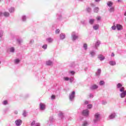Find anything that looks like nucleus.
<instances>
[{
    "mask_svg": "<svg viewBox=\"0 0 126 126\" xmlns=\"http://www.w3.org/2000/svg\"><path fill=\"white\" fill-rule=\"evenodd\" d=\"M82 114L83 116H85V117H88V116H89V110H88V109L83 110Z\"/></svg>",
    "mask_w": 126,
    "mask_h": 126,
    "instance_id": "obj_1",
    "label": "nucleus"
},
{
    "mask_svg": "<svg viewBox=\"0 0 126 126\" xmlns=\"http://www.w3.org/2000/svg\"><path fill=\"white\" fill-rule=\"evenodd\" d=\"M100 117V114L99 113H96L94 115V118L95 120H94V123H96L98 121V119H99V117Z\"/></svg>",
    "mask_w": 126,
    "mask_h": 126,
    "instance_id": "obj_2",
    "label": "nucleus"
},
{
    "mask_svg": "<svg viewBox=\"0 0 126 126\" xmlns=\"http://www.w3.org/2000/svg\"><path fill=\"white\" fill-rule=\"evenodd\" d=\"M75 94V92H72L69 95V98L71 100H72L74 98V94Z\"/></svg>",
    "mask_w": 126,
    "mask_h": 126,
    "instance_id": "obj_3",
    "label": "nucleus"
},
{
    "mask_svg": "<svg viewBox=\"0 0 126 126\" xmlns=\"http://www.w3.org/2000/svg\"><path fill=\"white\" fill-rule=\"evenodd\" d=\"M22 122L21 121V120H17V121H15V124L16 126H20L21 125Z\"/></svg>",
    "mask_w": 126,
    "mask_h": 126,
    "instance_id": "obj_4",
    "label": "nucleus"
},
{
    "mask_svg": "<svg viewBox=\"0 0 126 126\" xmlns=\"http://www.w3.org/2000/svg\"><path fill=\"white\" fill-rule=\"evenodd\" d=\"M126 95V91L123 92V93L121 94V98H125Z\"/></svg>",
    "mask_w": 126,
    "mask_h": 126,
    "instance_id": "obj_5",
    "label": "nucleus"
},
{
    "mask_svg": "<svg viewBox=\"0 0 126 126\" xmlns=\"http://www.w3.org/2000/svg\"><path fill=\"white\" fill-rule=\"evenodd\" d=\"M98 58L99 59V60L100 61H103V60L105 59V57H104L103 55H99L98 56Z\"/></svg>",
    "mask_w": 126,
    "mask_h": 126,
    "instance_id": "obj_6",
    "label": "nucleus"
},
{
    "mask_svg": "<svg viewBox=\"0 0 126 126\" xmlns=\"http://www.w3.org/2000/svg\"><path fill=\"white\" fill-rule=\"evenodd\" d=\"M40 110H45V105L43 103L40 104Z\"/></svg>",
    "mask_w": 126,
    "mask_h": 126,
    "instance_id": "obj_7",
    "label": "nucleus"
},
{
    "mask_svg": "<svg viewBox=\"0 0 126 126\" xmlns=\"http://www.w3.org/2000/svg\"><path fill=\"white\" fill-rule=\"evenodd\" d=\"M118 30H122L123 29V26L120 24L116 25Z\"/></svg>",
    "mask_w": 126,
    "mask_h": 126,
    "instance_id": "obj_8",
    "label": "nucleus"
},
{
    "mask_svg": "<svg viewBox=\"0 0 126 126\" xmlns=\"http://www.w3.org/2000/svg\"><path fill=\"white\" fill-rule=\"evenodd\" d=\"M72 40L73 41H74V40H76V39L78 38V36H77V35H76L75 34H73L72 35Z\"/></svg>",
    "mask_w": 126,
    "mask_h": 126,
    "instance_id": "obj_9",
    "label": "nucleus"
},
{
    "mask_svg": "<svg viewBox=\"0 0 126 126\" xmlns=\"http://www.w3.org/2000/svg\"><path fill=\"white\" fill-rule=\"evenodd\" d=\"M47 65H52L53 64V62L51 61H48L46 62Z\"/></svg>",
    "mask_w": 126,
    "mask_h": 126,
    "instance_id": "obj_10",
    "label": "nucleus"
},
{
    "mask_svg": "<svg viewBox=\"0 0 126 126\" xmlns=\"http://www.w3.org/2000/svg\"><path fill=\"white\" fill-rule=\"evenodd\" d=\"M113 2L109 1L107 2V5L108 6H109V7H110V6H112V5H113Z\"/></svg>",
    "mask_w": 126,
    "mask_h": 126,
    "instance_id": "obj_11",
    "label": "nucleus"
},
{
    "mask_svg": "<svg viewBox=\"0 0 126 126\" xmlns=\"http://www.w3.org/2000/svg\"><path fill=\"white\" fill-rule=\"evenodd\" d=\"M93 28L94 30H98V28H99V25H95L93 26Z\"/></svg>",
    "mask_w": 126,
    "mask_h": 126,
    "instance_id": "obj_12",
    "label": "nucleus"
},
{
    "mask_svg": "<svg viewBox=\"0 0 126 126\" xmlns=\"http://www.w3.org/2000/svg\"><path fill=\"white\" fill-rule=\"evenodd\" d=\"M109 64L110 65H116V62L115 61H110Z\"/></svg>",
    "mask_w": 126,
    "mask_h": 126,
    "instance_id": "obj_13",
    "label": "nucleus"
},
{
    "mask_svg": "<svg viewBox=\"0 0 126 126\" xmlns=\"http://www.w3.org/2000/svg\"><path fill=\"white\" fill-rule=\"evenodd\" d=\"M3 15H4V16H5V17H7L9 15V13L7 12H5L3 13Z\"/></svg>",
    "mask_w": 126,
    "mask_h": 126,
    "instance_id": "obj_14",
    "label": "nucleus"
},
{
    "mask_svg": "<svg viewBox=\"0 0 126 126\" xmlns=\"http://www.w3.org/2000/svg\"><path fill=\"white\" fill-rule=\"evenodd\" d=\"M97 88H98V86H97L96 85H94L92 87V89H97Z\"/></svg>",
    "mask_w": 126,
    "mask_h": 126,
    "instance_id": "obj_15",
    "label": "nucleus"
},
{
    "mask_svg": "<svg viewBox=\"0 0 126 126\" xmlns=\"http://www.w3.org/2000/svg\"><path fill=\"white\" fill-rule=\"evenodd\" d=\"M60 36H61V39H62V40L65 38V35L63 34H61Z\"/></svg>",
    "mask_w": 126,
    "mask_h": 126,
    "instance_id": "obj_16",
    "label": "nucleus"
},
{
    "mask_svg": "<svg viewBox=\"0 0 126 126\" xmlns=\"http://www.w3.org/2000/svg\"><path fill=\"white\" fill-rule=\"evenodd\" d=\"M94 21H95L94 19H91L90 20L89 22H90V24H93V23H94Z\"/></svg>",
    "mask_w": 126,
    "mask_h": 126,
    "instance_id": "obj_17",
    "label": "nucleus"
},
{
    "mask_svg": "<svg viewBox=\"0 0 126 126\" xmlns=\"http://www.w3.org/2000/svg\"><path fill=\"white\" fill-rule=\"evenodd\" d=\"M47 41H48L49 43H52V42H53V39H52L51 38H49L47 39Z\"/></svg>",
    "mask_w": 126,
    "mask_h": 126,
    "instance_id": "obj_18",
    "label": "nucleus"
},
{
    "mask_svg": "<svg viewBox=\"0 0 126 126\" xmlns=\"http://www.w3.org/2000/svg\"><path fill=\"white\" fill-rule=\"evenodd\" d=\"M101 73V69H97V72L96 73V75H99Z\"/></svg>",
    "mask_w": 126,
    "mask_h": 126,
    "instance_id": "obj_19",
    "label": "nucleus"
},
{
    "mask_svg": "<svg viewBox=\"0 0 126 126\" xmlns=\"http://www.w3.org/2000/svg\"><path fill=\"white\" fill-rule=\"evenodd\" d=\"M115 118V114H112L109 116V119H114Z\"/></svg>",
    "mask_w": 126,
    "mask_h": 126,
    "instance_id": "obj_20",
    "label": "nucleus"
},
{
    "mask_svg": "<svg viewBox=\"0 0 126 126\" xmlns=\"http://www.w3.org/2000/svg\"><path fill=\"white\" fill-rule=\"evenodd\" d=\"M114 10H115V8H114V7H111V8H110V9H109L110 12H113L114 11Z\"/></svg>",
    "mask_w": 126,
    "mask_h": 126,
    "instance_id": "obj_21",
    "label": "nucleus"
},
{
    "mask_svg": "<svg viewBox=\"0 0 126 126\" xmlns=\"http://www.w3.org/2000/svg\"><path fill=\"white\" fill-rule=\"evenodd\" d=\"M104 84H105V82H104V81H100L99 82V85H104Z\"/></svg>",
    "mask_w": 126,
    "mask_h": 126,
    "instance_id": "obj_22",
    "label": "nucleus"
},
{
    "mask_svg": "<svg viewBox=\"0 0 126 126\" xmlns=\"http://www.w3.org/2000/svg\"><path fill=\"white\" fill-rule=\"evenodd\" d=\"M122 86H123V85H122V84L121 83H118L117 84V88H121V87H122Z\"/></svg>",
    "mask_w": 126,
    "mask_h": 126,
    "instance_id": "obj_23",
    "label": "nucleus"
},
{
    "mask_svg": "<svg viewBox=\"0 0 126 126\" xmlns=\"http://www.w3.org/2000/svg\"><path fill=\"white\" fill-rule=\"evenodd\" d=\"M9 12H13V11H14V8L13 7H11L9 10Z\"/></svg>",
    "mask_w": 126,
    "mask_h": 126,
    "instance_id": "obj_24",
    "label": "nucleus"
},
{
    "mask_svg": "<svg viewBox=\"0 0 126 126\" xmlns=\"http://www.w3.org/2000/svg\"><path fill=\"white\" fill-rule=\"evenodd\" d=\"M94 12H98V11H99V8L98 7H95L94 9Z\"/></svg>",
    "mask_w": 126,
    "mask_h": 126,
    "instance_id": "obj_25",
    "label": "nucleus"
},
{
    "mask_svg": "<svg viewBox=\"0 0 126 126\" xmlns=\"http://www.w3.org/2000/svg\"><path fill=\"white\" fill-rule=\"evenodd\" d=\"M120 91L121 92H124V91H125V88L124 87H122L120 90Z\"/></svg>",
    "mask_w": 126,
    "mask_h": 126,
    "instance_id": "obj_26",
    "label": "nucleus"
},
{
    "mask_svg": "<svg viewBox=\"0 0 126 126\" xmlns=\"http://www.w3.org/2000/svg\"><path fill=\"white\" fill-rule=\"evenodd\" d=\"M20 62V60L19 59H16L15 60V63H19Z\"/></svg>",
    "mask_w": 126,
    "mask_h": 126,
    "instance_id": "obj_27",
    "label": "nucleus"
},
{
    "mask_svg": "<svg viewBox=\"0 0 126 126\" xmlns=\"http://www.w3.org/2000/svg\"><path fill=\"white\" fill-rule=\"evenodd\" d=\"M100 41H97L95 44V46L98 47L99 45H100Z\"/></svg>",
    "mask_w": 126,
    "mask_h": 126,
    "instance_id": "obj_28",
    "label": "nucleus"
},
{
    "mask_svg": "<svg viewBox=\"0 0 126 126\" xmlns=\"http://www.w3.org/2000/svg\"><path fill=\"white\" fill-rule=\"evenodd\" d=\"M10 51L12 52V53H13V52H14V48L12 47L10 49Z\"/></svg>",
    "mask_w": 126,
    "mask_h": 126,
    "instance_id": "obj_29",
    "label": "nucleus"
},
{
    "mask_svg": "<svg viewBox=\"0 0 126 126\" xmlns=\"http://www.w3.org/2000/svg\"><path fill=\"white\" fill-rule=\"evenodd\" d=\"M88 126V123L87 122H84L83 124V126Z\"/></svg>",
    "mask_w": 126,
    "mask_h": 126,
    "instance_id": "obj_30",
    "label": "nucleus"
},
{
    "mask_svg": "<svg viewBox=\"0 0 126 126\" xmlns=\"http://www.w3.org/2000/svg\"><path fill=\"white\" fill-rule=\"evenodd\" d=\"M84 47L85 48V50H87V44L86 43L84 44Z\"/></svg>",
    "mask_w": 126,
    "mask_h": 126,
    "instance_id": "obj_31",
    "label": "nucleus"
},
{
    "mask_svg": "<svg viewBox=\"0 0 126 126\" xmlns=\"http://www.w3.org/2000/svg\"><path fill=\"white\" fill-rule=\"evenodd\" d=\"M47 47H48V45L47 44H45L42 46L43 49H47Z\"/></svg>",
    "mask_w": 126,
    "mask_h": 126,
    "instance_id": "obj_32",
    "label": "nucleus"
},
{
    "mask_svg": "<svg viewBox=\"0 0 126 126\" xmlns=\"http://www.w3.org/2000/svg\"><path fill=\"white\" fill-rule=\"evenodd\" d=\"M91 55L92 57H93V56H94V55H95V52L92 51L91 52Z\"/></svg>",
    "mask_w": 126,
    "mask_h": 126,
    "instance_id": "obj_33",
    "label": "nucleus"
},
{
    "mask_svg": "<svg viewBox=\"0 0 126 126\" xmlns=\"http://www.w3.org/2000/svg\"><path fill=\"white\" fill-rule=\"evenodd\" d=\"M61 31H60V29H57L56 31V34H59V33H60Z\"/></svg>",
    "mask_w": 126,
    "mask_h": 126,
    "instance_id": "obj_34",
    "label": "nucleus"
},
{
    "mask_svg": "<svg viewBox=\"0 0 126 126\" xmlns=\"http://www.w3.org/2000/svg\"><path fill=\"white\" fill-rule=\"evenodd\" d=\"M116 28H117V27H116V26H113L112 27V29L113 30H116Z\"/></svg>",
    "mask_w": 126,
    "mask_h": 126,
    "instance_id": "obj_35",
    "label": "nucleus"
},
{
    "mask_svg": "<svg viewBox=\"0 0 126 126\" xmlns=\"http://www.w3.org/2000/svg\"><path fill=\"white\" fill-rule=\"evenodd\" d=\"M91 108H92V104H89V105H88V109H91Z\"/></svg>",
    "mask_w": 126,
    "mask_h": 126,
    "instance_id": "obj_36",
    "label": "nucleus"
},
{
    "mask_svg": "<svg viewBox=\"0 0 126 126\" xmlns=\"http://www.w3.org/2000/svg\"><path fill=\"white\" fill-rule=\"evenodd\" d=\"M3 104L4 105H6V104H7V100H4L3 102Z\"/></svg>",
    "mask_w": 126,
    "mask_h": 126,
    "instance_id": "obj_37",
    "label": "nucleus"
},
{
    "mask_svg": "<svg viewBox=\"0 0 126 126\" xmlns=\"http://www.w3.org/2000/svg\"><path fill=\"white\" fill-rule=\"evenodd\" d=\"M64 80H66V81L69 80V78L68 77H65L64 78Z\"/></svg>",
    "mask_w": 126,
    "mask_h": 126,
    "instance_id": "obj_38",
    "label": "nucleus"
},
{
    "mask_svg": "<svg viewBox=\"0 0 126 126\" xmlns=\"http://www.w3.org/2000/svg\"><path fill=\"white\" fill-rule=\"evenodd\" d=\"M51 99H56V96H55V95H52L51 96Z\"/></svg>",
    "mask_w": 126,
    "mask_h": 126,
    "instance_id": "obj_39",
    "label": "nucleus"
},
{
    "mask_svg": "<svg viewBox=\"0 0 126 126\" xmlns=\"http://www.w3.org/2000/svg\"><path fill=\"white\" fill-rule=\"evenodd\" d=\"M35 125V121H33L31 123V126H34Z\"/></svg>",
    "mask_w": 126,
    "mask_h": 126,
    "instance_id": "obj_40",
    "label": "nucleus"
},
{
    "mask_svg": "<svg viewBox=\"0 0 126 126\" xmlns=\"http://www.w3.org/2000/svg\"><path fill=\"white\" fill-rule=\"evenodd\" d=\"M97 20L99 21L101 19V17H96Z\"/></svg>",
    "mask_w": 126,
    "mask_h": 126,
    "instance_id": "obj_41",
    "label": "nucleus"
},
{
    "mask_svg": "<svg viewBox=\"0 0 126 126\" xmlns=\"http://www.w3.org/2000/svg\"><path fill=\"white\" fill-rule=\"evenodd\" d=\"M70 73H71V74H74V73H75V72L73 71H71Z\"/></svg>",
    "mask_w": 126,
    "mask_h": 126,
    "instance_id": "obj_42",
    "label": "nucleus"
},
{
    "mask_svg": "<svg viewBox=\"0 0 126 126\" xmlns=\"http://www.w3.org/2000/svg\"><path fill=\"white\" fill-rule=\"evenodd\" d=\"M84 103H85V104L86 105H87V104H88V101H85L84 102Z\"/></svg>",
    "mask_w": 126,
    "mask_h": 126,
    "instance_id": "obj_43",
    "label": "nucleus"
},
{
    "mask_svg": "<svg viewBox=\"0 0 126 126\" xmlns=\"http://www.w3.org/2000/svg\"><path fill=\"white\" fill-rule=\"evenodd\" d=\"M111 56H112V57H115V53H112Z\"/></svg>",
    "mask_w": 126,
    "mask_h": 126,
    "instance_id": "obj_44",
    "label": "nucleus"
},
{
    "mask_svg": "<svg viewBox=\"0 0 126 126\" xmlns=\"http://www.w3.org/2000/svg\"><path fill=\"white\" fill-rule=\"evenodd\" d=\"M88 11H90L91 10V8H88Z\"/></svg>",
    "mask_w": 126,
    "mask_h": 126,
    "instance_id": "obj_45",
    "label": "nucleus"
},
{
    "mask_svg": "<svg viewBox=\"0 0 126 126\" xmlns=\"http://www.w3.org/2000/svg\"><path fill=\"white\" fill-rule=\"evenodd\" d=\"M0 16H2V13L0 12Z\"/></svg>",
    "mask_w": 126,
    "mask_h": 126,
    "instance_id": "obj_46",
    "label": "nucleus"
},
{
    "mask_svg": "<svg viewBox=\"0 0 126 126\" xmlns=\"http://www.w3.org/2000/svg\"><path fill=\"white\" fill-rule=\"evenodd\" d=\"M69 80H70V82H72V79H69Z\"/></svg>",
    "mask_w": 126,
    "mask_h": 126,
    "instance_id": "obj_47",
    "label": "nucleus"
},
{
    "mask_svg": "<svg viewBox=\"0 0 126 126\" xmlns=\"http://www.w3.org/2000/svg\"><path fill=\"white\" fill-rule=\"evenodd\" d=\"M95 1H96V2L100 1V0H95Z\"/></svg>",
    "mask_w": 126,
    "mask_h": 126,
    "instance_id": "obj_48",
    "label": "nucleus"
},
{
    "mask_svg": "<svg viewBox=\"0 0 126 126\" xmlns=\"http://www.w3.org/2000/svg\"><path fill=\"white\" fill-rule=\"evenodd\" d=\"M15 115H17V111H15Z\"/></svg>",
    "mask_w": 126,
    "mask_h": 126,
    "instance_id": "obj_49",
    "label": "nucleus"
},
{
    "mask_svg": "<svg viewBox=\"0 0 126 126\" xmlns=\"http://www.w3.org/2000/svg\"><path fill=\"white\" fill-rule=\"evenodd\" d=\"M1 62L0 61V64H1Z\"/></svg>",
    "mask_w": 126,
    "mask_h": 126,
    "instance_id": "obj_50",
    "label": "nucleus"
},
{
    "mask_svg": "<svg viewBox=\"0 0 126 126\" xmlns=\"http://www.w3.org/2000/svg\"><path fill=\"white\" fill-rule=\"evenodd\" d=\"M125 102H126V100H125Z\"/></svg>",
    "mask_w": 126,
    "mask_h": 126,
    "instance_id": "obj_51",
    "label": "nucleus"
},
{
    "mask_svg": "<svg viewBox=\"0 0 126 126\" xmlns=\"http://www.w3.org/2000/svg\"><path fill=\"white\" fill-rule=\"evenodd\" d=\"M24 114H25V113Z\"/></svg>",
    "mask_w": 126,
    "mask_h": 126,
    "instance_id": "obj_52",
    "label": "nucleus"
}]
</instances>
